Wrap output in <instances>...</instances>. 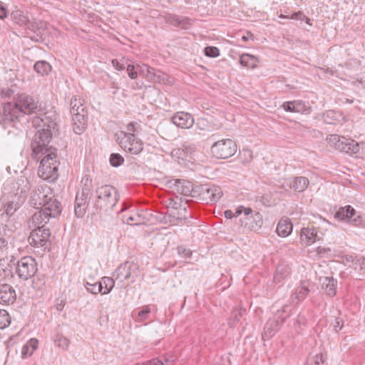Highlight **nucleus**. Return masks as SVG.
I'll return each mask as SVG.
<instances>
[{
    "label": "nucleus",
    "instance_id": "f257e3e1",
    "mask_svg": "<svg viewBox=\"0 0 365 365\" xmlns=\"http://www.w3.org/2000/svg\"><path fill=\"white\" fill-rule=\"evenodd\" d=\"M56 116L55 112L46 111L34 117L32 120L33 125L37 129L31 143L32 155L37 160L41 159L38 175L50 182L56 180L58 177L57 150L49 145L56 130Z\"/></svg>",
    "mask_w": 365,
    "mask_h": 365
},
{
    "label": "nucleus",
    "instance_id": "f03ea898",
    "mask_svg": "<svg viewBox=\"0 0 365 365\" xmlns=\"http://www.w3.org/2000/svg\"><path fill=\"white\" fill-rule=\"evenodd\" d=\"M30 204L36 209L45 208L53 211V215L61 213V203L53 198L52 190L46 185H40L34 190L31 195Z\"/></svg>",
    "mask_w": 365,
    "mask_h": 365
},
{
    "label": "nucleus",
    "instance_id": "7ed1b4c3",
    "mask_svg": "<svg viewBox=\"0 0 365 365\" xmlns=\"http://www.w3.org/2000/svg\"><path fill=\"white\" fill-rule=\"evenodd\" d=\"M96 206L106 212L110 210L118 200L117 190L109 185H102L96 190Z\"/></svg>",
    "mask_w": 365,
    "mask_h": 365
},
{
    "label": "nucleus",
    "instance_id": "20e7f679",
    "mask_svg": "<svg viewBox=\"0 0 365 365\" xmlns=\"http://www.w3.org/2000/svg\"><path fill=\"white\" fill-rule=\"evenodd\" d=\"M331 147L335 149L352 155L359 153L360 145L355 140L340 136L336 134L329 135L327 138Z\"/></svg>",
    "mask_w": 365,
    "mask_h": 365
},
{
    "label": "nucleus",
    "instance_id": "39448f33",
    "mask_svg": "<svg viewBox=\"0 0 365 365\" xmlns=\"http://www.w3.org/2000/svg\"><path fill=\"white\" fill-rule=\"evenodd\" d=\"M29 188L28 179L24 176H21L16 180H8L4 185V192L14 198H17V196H21V195L26 197V192Z\"/></svg>",
    "mask_w": 365,
    "mask_h": 365
},
{
    "label": "nucleus",
    "instance_id": "423d86ee",
    "mask_svg": "<svg viewBox=\"0 0 365 365\" xmlns=\"http://www.w3.org/2000/svg\"><path fill=\"white\" fill-rule=\"evenodd\" d=\"M237 146L231 139H222L215 142L211 146L213 157L217 159H227L233 156L237 152Z\"/></svg>",
    "mask_w": 365,
    "mask_h": 365
},
{
    "label": "nucleus",
    "instance_id": "0eeeda50",
    "mask_svg": "<svg viewBox=\"0 0 365 365\" xmlns=\"http://www.w3.org/2000/svg\"><path fill=\"white\" fill-rule=\"evenodd\" d=\"M117 141L120 148L131 155H138L143 149V144L141 140L135 135H127L123 132L116 134Z\"/></svg>",
    "mask_w": 365,
    "mask_h": 365
},
{
    "label": "nucleus",
    "instance_id": "6e6552de",
    "mask_svg": "<svg viewBox=\"0 0 365 365\" xmlns=\"http://www.w3.org/2000/svg\"><path fill=\"white\" fill-rule=\"evenodd\" d=\"M38 270L36 259L31 256L21 258L16 268V273L22 280H28L33 277Z\"/></svg>",
    "mask_w": 365,
    "mask_h": 365
},
{
    "label": "nucleus",
    "instance_id": "1a4fd4ad",
    "mask_svg": "<svg viewBox=\"0 0 365 365\" xmlns=\"http://www.w3.org/2000/svg\"><path fill=\"white\" fill-rule=\"evenodd\" d=\"M198 195L199 198L208 202L218 201L222 196L221 187L214 185H200L196 186L194 190V197Z\"/></svg>",
    "mask_w": 365,
    "mask_h": 365
},
{
    "label": "nucleus",
    "instance_id": "9d476101",
    "mask_svg": "<svg viewBox=\"0 0 365 365\" xmlns=\"http://www.w3.org/2000/svg\"><path fill=\"white\" fill-rule=\"evenodd\" d=\"M139 268L137 264L133 262H125L121 264L115 272V279L120 282L130 279V282L136 280L139 275Z\"/></svg>",
    "mask_w": 365,
    "mask_h": 365
},
{
    "label": "nucleus",
    "instance_id": "9b49d317",
    "mask_svg": "<svg viewBox=\"0 0 365 365\" xmlns=\"http://www.w3.org/2000/svg\"><path fill=\"white\" fill-rule=\"evenodd\" d=\"M50 236L49 229L43 227H36L31 232L29 241L31 245L46 250L50 245Z\"/></svg>",
    "mask_w": 365,
    "mask_h": 365
},
{
    "label": "nucleus",
    "instance_id": "f8f14e48",
    "mask_svg": "<svg viewBox=\"0 0 365 365\" xmlns=\"http://www.w3.org/2000/svg\"><path fill=\"white\" fill-rule=\"evenodd\" d=\"M23 115L21 109L14 102H9L5 103L3 107L2 113L0 114V120L5 124L14 123L19 120Z\"/></svg>",
    "mask_w": 365,
    "mask_h": 365
},
{
    "label": "nucleus",
    "instance_id": "ddd939ff",
    "mask_svg": "<svg viewBox=\"0 0 365 365\" xmlns=\"http://www.w3.org/2000/svg\"><path fill=\"white\" fill-rule=\"evenodd\" d=\"M23 114H30L37 108V101L26 93L19 94L14 101Z\"/></svg>",
    "mask_w": 365,
    "mask_h": 365
},
{
    "label": "nucleus",
    "instance_id": "4468645a",
    "mask_svg": "<svg viewBox=\"0 0 365 365\" xmlns=\"http://www.w3.org/2000/svg\"><path fill=\"white\" fill-rule=\"evenodd\" d=\"M58 215H53V211H49L45 208H40V210L36 212L31 217L29 222L30 227H45L51 217H56Z\"/></svg>",
    "mask_w": 365,
    "mask_h": 365
},
{
    "label": "nucleus",
    "instance_id": "2eb2a0df",
    "mask_svg": "<svg viewBox=\"0 0 365 365\" xmlns=\"http://www.w3.org/2000/svg\"><path fill=\"white\" fill-rule=\"evenodd\" d=\"M309 180L303 176L285 180L282 187L285 190L288 189L295 192H303L309 185Z\"/></svg>",
    "mask_w": 365,
    "mask_h": 365
},
{
    "label": "nucleus",
    "instance_id": "dca6fc26",
    "mask_svg": "<svg viewBox=\"0 0 365 365\" xmlns=\"http://www.w3.org/2000/svg\"><path fill=\"white\" fill-rule=\"evenodd\" d=\"M282 107L287 112L300 113L302 114H309L311 112V107L308 103L302 101L284 102Z\"/></svg>",
    "mask_w": 365,
    "mask_h": 365
},
{
    "label": "nucleus",
    "instance_id": "f3484780",
    "mask_svg": "<svg viewBox=\"0 0 365 365\" xmlns=\"http://www.w3.org/2000/svg\"><path fill=\"white\" fill-rule=\"evenodd\" d=\"M173 123L181 128H190L194 124V118L191 114L185 112H178L172 118Z\"/></svg>",
    "mask_w": 365,
    "mask_h": 365
},
{
    "label": "nucleus",
    "instance_id": "a211bd4d",
    "mask_svg": "<svg viewBox=\"0 0 365 365\" xmlns=\"http://www.w3.org/2000/svg\"><path fill=\"white\" fill-rule=\"evenodd\" d=\"M73 130L76 134H81L87 126V111L72 114Z\"/></svg>",
    "mask_w": 365,
    "mask_h": 365
},
{
    "label": "nucleus",
    "instance_id": "6ab92c4d",
    "mask_svg": "<svg viewBox=\"0 0 365 365\" xmlns=\"http://www.w3.org/2000/svg\"><path fill=\"white\" fill-rule=\"evenodd\" d=\"M88 204V193L83 190L76 196L74 212L77 217H82L86 211Z\"/></svg>",
    "mask_w": 365,
    "mask_h": 365
},
{
    "label": "nucleus",
    "instance_id": "aec40b11",
    "mask_svg": "<svg viewBox=\"0 0 365 365\" xmlns=\"http://www.w3.org/2000/svg\"><path fill=\"white\" fill-rule=\"evenodd\" d=\"M16 299V291L12 286L4 284L0 285V303L13 304Z\"/></svg>",
    "mask_w": 365,
    "mask_h": 365
},
{
    "label": "nucleus",
    "instance_id": "412c9836",
    "mask_svg": "<svg viewBox=\"0 0 365 365\" xmlns=\"http://www.w3.org/2000/svg\"><path fill=\"white\" fill-rule=\"evenodd\" d=\"M173 190L182 195H191L194 197L195 187H193L192 184L190 181L176 180L173 184Z\"/></svg>",
    "mask_w": 365,
    "mask_h": 365
},
{
    "label": "nucleus",
    "instance_id": "4be33fe9",
    "mask_svg": "<svg viewBox=\"0 0 365 365\" xmlns=\"http://www.w3.org/2000/svg\"><path fill=\"white\" fill-rule=\"evenodd\" d=\"M319 239L315 227H304L301 230L300 240L302 243L306 246L311 245Z\"/></svg>",
    "mask_w": 365,
    "mask_h": 365
},
{
    "label": "nucleus",
    "instance_id": "5701e85b",
    "mask_svg": "<svg viewBox=\"0 0 365 365\" xmlns=\"http://www.w3.org/2000/svg\"><path fill=\"white\" fill-rule=\"evenodd\" d=\"M195 150L193 145L184 143L181 148H177L172 150L171 155L179 160H187L189 155Z\"/></svg>",
    "mask_w": 365,
    "mask_h": 365
},
{
    "label": "nucleus",
    "instance_id": "b1692460",
    "mask_svg": "<svg viewBox=\"0 0 365 365\" xmlns=\"http://www.w3.org/2000/svg\"><path fill=\"white\" fill-rule=\"evenodd\" d=\"M25 197L17 196V198L12 197L4 206V212L7 216H11L24 203Z\"/></svg>",
    "mask_w": 365,
    "mask_h": 365
},
{
    "label": "nucleus",
    "instance_id": "393cba45",
    "mask_svg": "<svg viewBox=\"0 0 365 365\" xmlns=\"http://www.w3.org/2000/svg\"><path fill=\"white\" fill-rule=\"evenodd\" d=\"M281 326L279 321L276 318L269 319L264 325L262 336L267 339L271 338L279 330Z\"/></svg>",
    "mask_w": 365,
    "mask_h": 365
},
{
    "label": "nucleus",
    "instance_id": "a878e982",
    "mask_svg": "<svg viewBox=\"0 0 365 365\" xmlns=\"http://www.w3.org/2000/svg\"><path fill=\"white\" fill-rule=\"evenodd\" d=\"M293 230V225L291 220L287 218H282L277 226L276 232L277 235L280 237H287L289 236Z\"/></svg>",
    "mask_w": 365,
    "mask_h": 365
},
{
    "label": "nucleus",
    "instance_id": "bb28decb",
    "mask_svg": "<svg viewBox=\"0 0 365 365\" xmlns=\"http://www.w3.org/2000/svg\"><path fill=\"white\" fill-rule=\"evenodd\" d=\"M165 21L175 26H181L186 28L187 25H190V19L186 17H180L176 15L168 14L164 16Z\"/></svg>",
    "mask_w": 365,
    "mask_h": 365
},
{
    "label": "nucleus",
    "instance_id": "cd10ccee",
    "mask_svg": "<svg viewBox=\"0 0 365 365\" xmlns=\"http://www.w3.org/2000/svg\"><path fill=\"white\" fill-rule=\"evenodd\" d=\"M309 283L308 282H302L301 285L296 289L294 293L291 296L292 302L298 303L304 300L309 292Z\"/></svg>",
    "mask_w": 365,
    "mask_h": 365
},
{
    "label": "nucleus",
    "instance_id": "c85d7f7f",
    "mask_svg": "<svg viewBox=\"0 0 365 365\" xmlns=\"http://www.w3.org/2000/svg\"><path fill=\"white\" fill-rule=\"evenodd\" d=\"M38 346V341L32 338L29 339L26 344H24L21 348V357L22 359H26L31 356L35 350L37 349Z\"/></svg>",
    "mask_w": 365,
    "mask_h": 365
},
{
    "label": "nucleus",
    "instance_id": "c756f323",
    "mask_svg": "<svg viewBox=\"0 0 365 365\" xmlns=\"http://www.w3.org/2000/svg\"><path fill=\"white\" fill-rule=\"evenodd\" d=\"M143 219L142 215L133 209L123 215V222L128 225L140 224Z\"/></svg>",
    "mask_w": 365,
    "mask_h": 365
},
{
    "label": "nucleus",
    "instance_id": "7c9ffc66",
    "mask_svg": "<svg viewBox=\"0 0 365 365\" xmlns=\"http://www.w3.org/2000/svg\"><path fill=\"white\" fill-rule=\"evenodd\" d=\"M137 68L140 74L145 76L146 78L152 81H159L160 76L157 75L155 72V69L147 64L138 65Z\"/></svg>",
    "mask_w": 365,
    "mask_h": 365
},
{
    "label": "nucleus",
    "instance_id": "2f4dec72",
    "mask_svg": "<svg viewBox=\"0 0 365 365\" xmlns=\"http://www.w3.org/2000/svg\"><path fill=\"white\" fill-rule=\"evenodd\" d=\"M53 341L55 346L62 349L63 351L68 350L71 344L70 340L60 333L53 336Z\"/></svg>",
    "mask_w": 365,
    "mask_h": 365
},
{
    "label": "nucleus",
    "instance_id": "473e14b6",
    "mask_svg": "<svg viewBox=\"0 0 365 365\" xmlns=\"http://www.w3.org/2000/svg\"><path fill=\"white\" fill-rule=\"evenodd\" d=\"M240 62L245 67L255 68L257 66L258 60L252 55L244 53L240 56Z\"/></svg>",
    "mask_w": 365,
    "mask_h": 365
},
{
    "label": "nucleus",
    "instance_id": "72a5a7b5",
    "mask_svg": "<svg viewBox=\"0 0 365 365\" xmlns=\"http://www.w3.org/2000/svg\"><path fill=\"white\" fill-rule=\"evenodd\" d=\"M336 280L330 277H325L322 287L324 289L326 293L329 297H334L336 294Z\"/></svg>",
    "mask_w": 365,
    "mask_h": 365
},
{
    "label": "nucleus",
    "instance_id": "f704fd0d",
    "mask_svg": "<svg viewBox=\"0 0 365 365\" xmlns=\"http://www.w3.org/2000/svg\"><path fill=\"white\" fill-rule=\"evenodd\" d=\"M355 213V210L350 205L340 208L336 213L335 217L340 220H349Z\"/></svg>",
    "mask_w": 365,
    "mask_h": 365
},
{
    "label": "nucleus",
    "instance_id": "c9c22d12",
    "mask_svg": "<svg viewBox=\"0 0 365 365\" xmlns=\"http://www.w3.org/2000/svg\"><path fill=\"white\" fill-rule=\"evenodd\" d=\"M323 120L327 124H335L339 119L341 118V115L339 112H336L334 110H327L326 111L323 115Z\"/></svg>",
    "mask_w": 365,
    "mask_h": 365
},
{
    "label": "nucleus",
    "instance_id": "e433bc0d",
    "mask_svg": "<svg viewBox=\"0 0 365 365\" xmlns=\"http://www.w3.org/2000/svg\"><path fill=\"white\" fill-rule=\"evenodd\" d=\"M34 68L41 76H46L51 72V66L45 61H38L34 64Z\"/></svg>",
    "mask_w": 365,
    "mask_h": 365
},
{
    "label": "nucleus",
    "instance_id": "4c0bfd02",
    "mask_svg": "<svg viewBox=\"0 0 365 365\" xmlns=\"http://www.w3.org/2000/svg\"><path fill=\"white\" fill-rule=\"evenodd\" d=\"M99 284L102 287V294H107L111 292L113 289L115 282L113 278L109 277H103L101 278V282H99Z\"/></svg>",
    "mask_w": 365,
    "mask_h": 365
},
{
    "label": "nucleus",
    "instance_id": "58836bf2",
    "mask_svg": "<svg viewBox=\"0 0 365 365\" xmlns=\"http://www.w3.org/2000/svg\"><path fill=\"white\" fill-rule=\"evenodd\" d=\"M71 113L74 114L75 113H81L87 111L86 110V107L83 106L82 103V100L81 98H78L77 96H74L71 101Z\"/></svg>",
    "mask_w": 365,
    "mask_h": 365
},
{
    "label": "nucleus",
    "instance_id": "ea45409f",
    "mask_svg": "<svg viewBox=\"0 0 365 365\" xmlns=\"http://www.w3.org/2000/svg\"><path fill=\"white\" fill-rule=\"evenodd\" d=\"M11 18L16 24L20 26H25L29 21L27 16L24 15L22 11L19 9H16L12 11Z\"/></svg>",
    "mask_w": 365,
    "mask_h": 365
},
{
    "label": "nucleus",
    "instance_id": "a19ab883",
    "mask_svg": "<svg viewBox=\"0 0 365 365\" xmlns=\"http://www.w3.org/2000/svg\"><path fill=\"white\" fill-rule=\"evenodd\" d=\"M289 306L285 304L281 309L278 310L273 317L279 321L281 325L285 322L286 319L290 316V311L288 310Z\"/></svg>",
    "mask_w": 365,
    "mask_h": 365
},
{
    "label": "nucleus",
    "instance_id": "79ce46f5",
    "mask_svg": "<svg viewBox=\"0 0 365 365\" xmlns=\"http://www.w3.org/2000/svg\"><path fill=\"white\" fill-rule=\"evenodd\" d=\"M11 324V317L4 309H0V329H4Z\"/></svg>",
    "mask_w": 365,
    "mask_h": 365
},
{
    "label": "nucleus",
    "instance_id": "37998d69",
    "mask_svg": "<svg viewBox=\"0 0 365 365\" xmlns=\"http://www.w3.org/2000/svg\"><path fill=\"white\" fill-rule=\"evenodd\" d=\"M84 287L88 292L93 294H98L102 292V287L101 284H99V282L91 284L88 282H86L84 283Z\"/></svg>",
    "mask_w": 365,
    "mask_h": 365
},
{
    "label": "nucleus",
    "instance_id": "c03bdc74",
    "mask_svg": "<svg viewBox=\"0 0 365 365\" xmlns=\"http://www.w3.org/2000/svg\"><path fill=\"white\" fill-rule=\"evenodd\" d=\"M243 314L242 311L235 309L232 312V316L229 322L230 327H235Z\"/></svg>",
    "mask_w": 365,
    "mask_h": 365
},
{
    "label": "nucleus",
    "instance_id": "a18cd8bd",
    "mask_svg": "<svg viewBox=\"0 0 365 365\" xmlns=\"http://www.w3.org/2000/svg\"><path fill=\"white\" fill-rule=\"evenodd\" d=\"M287 269L282 267H278L276 269L274 281L275 282H280L287 276Z\"/></svg>",
    "mask_w": 365,
    "mask_h": 365
},
{
    "label": "nucleus",
    "instance_id": "49530a36",
    "mask_svg": "<svg viewBox=\"0 0 365 365\" xmlns=\"http://www.w3.org/2000/svg\"><path fill=\"white\" fill-rule=\"evenodd\" d=\"M150 313V307L148 305L144 306L143 309L138 314V322H143L148 319L149 314Z\"/></svg>",
    "mask_w": 365,
    "mask_h": 365
},
{
    "label": "nucleus",
    "instance_id": "de8ad7c7",
    "mask_svg": "<svg viewBox=\"0 0 365 365\" xmlns=\"http://www.w3.org/2000/svg\"><path fill=\"white\" fill-rule=\"evenodd\" d=\"M124 162L123 158L118 153H112L110 156V165L113 167H118Z\"/></svg>",
    "mask_w": 365,
    "mask_h": 365
},
{
    "label": "nucleus",
    "instance_id": "09e8293b",
    "mask_svg": "<svg viewBox=\"0 0 365 365\" xmlns=\"http://www.w3.org/2000/svg\"><path fill=\"white\" fill-rule=\"evenodd\" d=\"M205 54L208 57L215 58L220 55V50L215 46H207L205 48Z\"/></svg>",
    "mask_w": 365,
    "mask_h": 365
},
{
    "label": "nucleus",
    "instance_id": "8fccbe9b",
    "mask_svg": "<svg viewBox=\"0 0 365 365\" xmlns=\"http://www.w3.org/2000/svg\"><path fill=\"white\" fill-rule=\"evenodd\" d=\"M172 364H173V361H171L167 359H164L163 361L158 359H154L150 361L149 362H148L146 364H143L142 365H172Z\"/></svg>",
    "mask_w": 365,
    "mask_h": 365
},
{
    "label": "nucleus",
    "instance_id": "3c124183",
    "mask_svg": "<svg viewBox=\"0 0 365 365\" xmlns=\"http://www.w3.org/2000/svg\"><path fill=\"white\" fill-rule=\"evenodd\" d=\"M128 75L131 79H136L138 78V70H135V66L128 64L126 68Z\"/></svg>",
    "mask_w": 365,
    "mask_h": 365
},
{
    "label": "nucleus",
    "instance_id": "603ef678",
    "mask_svg": "<svg viewBox=\"0 0 365 365\" xmlns=\"http://www.w3.org/2000/svg\"><path fill=\"white\" fill-rule=\"evenodd\" d=\"M353 267L356 269L357 268H359L361 270L362 269L365 270V257H357Z\"/></svg>",
    "mask_w": 365,
    "mask_h": 365
},
{
    "label": "nucleus",
    "instance_id": "864d4df0",
    "mask_svg": "<svg viewBox=\"0 0 365 365\" xmlns=\"http://www.w3.org/2000/svg\"><path fill=\"white\" fill-rule=\"evenodd\" d=\"M331 325L333 326L334 331L338 332L341 330L343 327V320L339 317H336L331 323Z\"/></svg>",
    "mask_w": 365,
    "mask_h": 365
},
{
    "label": "nucleus",
    "instance_id": "5fc2aeb1",
    "mask_svg": "<svg viewBox=\"0 0 365 365\" xmlns=\"http://www.w3.org/2000/svg\"><path fill=\"white\" fill-rule=\"evenodd\" d=\"M135 125H136L135 123L130 122L127 125V128H126L127 131H122V132L127 135H135V133L137 130Z\"/></svg>",
    "mask_w": 365,
    "mask_h": 365
},
{
    "label": "nucleus",
    "instance_id": "6e6d98bb",
    "mask_svg": "<svg viewBox=\"0 0 365 365\" xmlns=\"http://www.w3.org/2000/svg\"><path fill=\"white\" fill-rule=\"evenodd\" d=\"M178 252L179 255H182L185 257H190L192 255V252L190 250H187L182 247H178Z\"/></svg>",
    "mask_w": 365,
    "mask_h": 365
},
{
    "label": "nucleus",
    "instance_id": "4d7b16f0",
    "mask_svg": "<svg viewBox=\"0 0 365 365\" xmlns=\"http://www.w3.org/2000/svg\"><path fill=\"white\" fill-rule=\"evenodd\" d=\"M331 252V249L329 247H318L317 249V253L322 257L325 255H328Z\"/></svg>",
    "mask_w": 365,
    "mask_h": 365
},
{
    "label": "nucleus",
    "instance_id": "13d9d810",
    "mask_svg": "<svg viewBox=\"0 0 365 365\" xmlns=\"http://www.w3.org/2000/svg\"><path fill=\"white\" fill-rule=\"evenodd\" d=\"M112 65L118 71H123L125 68V67L121 64L120 62H118L116 59L112 60Z\"/></svg>",
    "mask_w": 365,
    "mask_h": 365
},
{
    "label": "nucleus",
    "instance_id": "bf43d9fd",
    "mask_svg": "<svg viewBox=\"0 0 365 365\" xmlns=\"http://www.w3.org/2000/svg\"><path fill=\"white\" fill-rule=\"evenodd\" d=\"M6 16V10L3 6V4L0 1V19H3Z\"/></svg>",
    "mask_w": 365,
    "mask_h": 365
},
{
    "label": "nucleus",
    "instance_id": "052dcab7",
    "mask_svg": "<svg viewBox=\"0 0 365 365\" xmlns=\"http://www.w3.org/2000/svg\"><path fill=\"white\" fill-rule=\"evenodd\" d=\"M356 257H357L356 256L346 255L345 257V259H346V262H351L352 264V266H353L354 262H355V260H356Z\"/></svg>",
    "mask_w": 365,
    "mask_h": 365
},
{
    "label": "nucleus",
    "instance_id": "680f3d73",
    "mask_svg": "<svg viewBox=\"0 0 365 365\" xmlns=\"http://www.w3.org/2000/svg\"><path fill=\"white\" fill-rule=\"evenodd\" d=\"M7 246V241L4 237L0 235V250H2Z\"/></svg>",
    "mask_w": 365,
    "mask_h": 365
},
{
    "label": "nucleus",
    "instance_id": "e2e57ef3",
    "mask_svg": "<svg viewBox=\"0 0 365 365\" xmlns=\"http://www.w3.org/2000/svg\"><path fill=\"white\" fill-rule=\"evenodd\" d=\"M314 362L316 364H319L324 362L323 356L322 354H317L314 357Z\"/></svg>",
    "mask_w": 365,
    "mask_h": 365
},
{
    "label": "nucleus",
    "instance_id": "0e129e2a",
    "mask_svg": "<svg viewBox=\"0 0 365 365\" xmlns=\"http://www.w3.org/2000/svg\"><path fill=\"white\" fill-rule=\"evenodd\" d=\"M235 216V213H233L232 211L230 210L225 211V217L227 219H232Z\"/></svg>",
    "mask_w": 365,
    "mask_h": 365
},
{
    "label": "nucleus",
    "instance_id": "69168bd1",
    "mask_svg": "<svg viewBox=\"0 0 365 365\" xmlns=\"http://www.w3.org/2000/svg\"><path fill=\"white\" fill-rule=\"evenodd\" d=\"M243 209H244V207H243V206H240V207H238L236 209V211H235V216H238V215H241L242 213H243Z\"/></svg>",
    "mask_w": 365,
    "mask_h": 365
},
{
    "label": "nucleus",
    "instance_id": "338daca9",
    "mask_svg": "<svg viewBox=\"0 0 365 365\" xmlns=\"http://www.w3.org/2000/svg\"><path fill=\"white\" fill-rule=\"evenodd\" d=\"M252 210L250 207H244L243 213L245 214V215L247 216V215L252 214Z\"/></svg>",
    "mask_w": 365,
    "mask_h": 365
},
{
    "label": "nucleus",
    "instance_id": "774afa93",
    "mask_svg": "<svg viewBox=\"0 0 365 365\" xmlns=\"http://www.w3.org/2000/svg\"><path fill=\"white\" fill-rule=\"evenodd\" d=\"M353 84H354V85H356V86L357 84H361V85H362V86H363L364 88H365V82L362 81V80H361V79H360V80L357 79L356 81H354V82H353Z\"/></svg>",
    "mask_w": 365,
    "mask_h": 365
}]
</instances>
